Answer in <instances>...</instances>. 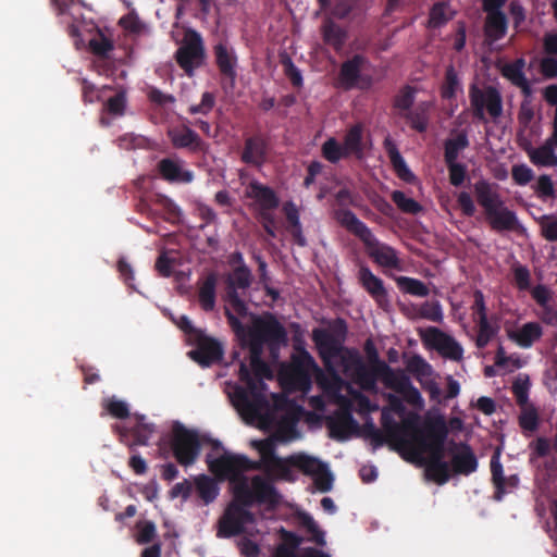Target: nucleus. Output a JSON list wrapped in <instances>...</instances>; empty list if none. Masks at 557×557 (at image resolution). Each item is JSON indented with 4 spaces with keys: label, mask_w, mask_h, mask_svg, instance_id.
Returning a JSON list of instances; mask_svg holds the SVG:
<instances>
[{
    "label": "nucleus",
    "mask_w": 557,
    "mask_h": 557,
    "mask_svg": "<svg viewBox=\"0 0 557 557\" xmlns=\"http://www.w3.org/2000/svg\"><path fill=\"white\" fill-rule=\"evenodd\" d=\"M224 314L240 347L248 348L250 354V368L245 362L239 366L238 376L245 386L235 387L233 404L245 419L255 420L269 408L263 379L273 377L269 364L262 359L264 345L271 352L277 350L286 345L287 332L272 313L252 315L250 326L243 324L227 308Z\"/></svg>",
    "instance_id": "f257e3e1"
},
{
    "label": "nucleus",
    "mask_w": 557,
    "mask_h": 557,
    "mask_svg": "<svg viewBox=\"0 0 557 557\" xmlns=\"http://www.w3.org/2000/svg\"><path fill=\"white\" fill-rule=\"evenodd\" d=\"M449 430L444 416L436 414L426 417L422 430H417L413 435V443L425 453L430 454V461L426 466L429 479L443 485L450 479V466L444 461L445 443Z\"/></svg>",
    "instance_id": "f03ea898"
},
{
    "label": "nucleus",
    "mask_w": 557,
    "mask_h": 557,
    "mask_svg": "<svg viewBox=\"0 0 557 557\" xmlns=\"http://www.w3.org/2000/svg\"><path fill=\"white\" fill-rule=\"evenodd\" d=\"M335 220L354 236L358 237L366 247L368 256L380 267L400 270L401 261L398 252L392 246L381 243L370 227L358 219L349 209H338Z\"/></svg>",
    "instance_id": "7ed1b4c3"
},
{
    "label": "nucleus",
    "mask_w": 557,
    "mask_h": 557,
    "mask_svg": "<svg viewBox=\"0 0 557 557\" xmlns=\"http://www.w3.org/2000/svg\"><path fill=\"white\" fill-rule=\"evenodd\" d=\"M473 193L493 231L502 233L518 230L520 226L518 216L515 211L505 206L496 183L481 178L473 184Z\"/></svg>",
    "instance_id": "20e7f679"
},
{
    "label": "nucleus",
    "mask_w": 557,
    "mask_h": 557,
    "mask_svg": "<svg viewBox=\"0 0 557 557\" xmlns=\"http://www.w3.org/2000/svg\"><path fill=\"white\" fill-rule=\"evenodd\" d=\"M347 333V323L342 318L333 320L330 330L318 327L312 331V341L317 346L319 357L331 375H336L334 359H342L343 352L346 350L344 343Z\"/></svg>",
    "instance_id": "39448f33"
},
{
    "label": "nucleus",
    "mask_w": 557,
    "mask_h": 557,
    "mask_svg": "<svg viewBox=\"0 0 557 557\" xmlns=\"http://www.w3.org/2000/svg\"><path fill=\"white\" fill-rule=\"evenodd\" d=\"M381 422L384 432L379 429H373L372 433H368L373 449L382 447L386 443L393 448L409 447L411 442L413 443V435L417 433V430H421L418 426L417 414L404 420V422L399 424L383 411Z\"/></svg>",
    "instance_id": "423d86ee"
},
{
    "label": "nucleus",
    "mask_w": 557,
    "mask_h": 557,
    "mask_svg": "<svg viewBox=\"0 0 557 557\" xmlns=\"http://www.w3.org/2000/svg\"><path fill=\"white\" fill-rule=\"evenodd\" d=\"M233 494H236L237 500L249 508L258 504L274 509L281 504L282 498L272 481L261 475L252 476L250 484L247 478H243L234 485Z\"/></svg>",
    "instance_id": "0eeeda50"
},
{
    "label": "nucleus",
    "mask_w": 557,
    "mask_h": 557,
    "mask_svg": "<svg viewBox=\"0 0 557 557\" xmlns=\"http://www.w3.org/2000/svg\"><path fill=\"white\" fill-rule=\"evenodd\" d=\"M170 448L175 460L183 467L196 462L201 450V441L196 430L187 429L184 424L174 422L170 436Z\"/></svg>",
    "instance_id": "6e6552de"
},
{
    "label": "nucleus",
    "mask_w": 557,
    "mask_h": 557,
    "mask_svg": "<svg viewBox=\"0 0 557 557\" xmlns=\"http://www.w3.org/2000/svg\"><path fill=\"white\" fill-rule=\"evenodd\" d=\"M255 522V515L249 507L237 500L236 494H233V499L218 520L216 536L220 539L239 536L246 532L247 524Z\"/></svg>",
    "instance_id": "1a4fd4ad"
},
{
    "label": "nucleus",
    "mask_w": 557,
    "mask_h": 557,
    "mask_svg": "<svg viewBox=\"0 0 557 557\" xmlns=\"http://www.w3.org/2000/svg\"><path fill=\"white\" fill-rule=\"evenodd\" d=\"M469 99L473 116L481 122H486V113L493 121H497L503 114V97L495 86L480 88L472 84L469 88Z\"/></svg>",
    "instance_id": "9d476101"
},
{
    "label": "nucleus",
    "mask_w": 557,
    "mask_h": 557,
    "mask_svg": "<svg viewBox=\"0 0 557 557\" xmlns=\"http://www.w3.org/2000/svg\"><path fill=\"white\" fill-rule=\"evenodd\" d=\"M208 469L219 480H228L232 488L243 478L244 472L253 470L252 460L245 455L232 454L224 451L221 456L212 458L211 455L207 456Z\"/></svg>",
    "instance_id": "9b49d317"
},
{
    "label": "nucleus",
    "mask_w": 557,
    "mask_h": 557,
    "mask_svg": "<svg viewBox=\"0 0 557 557\" xmlns=\"http://www.w3.org/2000/svg\"><path fill=\"white\" fill-rule=\"evenodd\" d=\"M508 0H483L482 10L485 12L483 24L484 42L488 46L502 40L508 32L509 21L504 5Z\"/></svg>",
    "instance_id": "f8f14e48"
},
{
    "label": "nucleus",
    "mask_w": 557,
    "mask_h": 557,
    "mask_svg": "<svg viewBox=\"0 0 557 557\" xmlns=\"http://www.w3.org/2000/svg\"><path fill=\"white\" fill-rule=\"evenodd\" d=\"M344 372L362 389L375 393L377 389L379 372L375 367L367 366L360 356L347 350V356H342Z\"/></svg>",
    "instance_id": "ddd939ff"
},
{
    "label": "nucleus",
    "mask_w": 557,
    "mask_h": 557,
    "mask_svg": "<svg viewBox=\"0 0 557 557\" xmlns=\"http://www.w3.org/2000/svg\"><path fill=\"white\" fill-rule=\"evenodd\" d=\"M252 282V273L247 265L236 267L227 277V290L225 300L228 305L226 307L231 312L238 317H246L248 314V307L240 298L238 289H247Z\"/></svg>",
    "instance_id": "4468645a"
},
{
    "label": "nucleus",
    "mask_w": 557,
    "mask_h": 557,
    "mask_svg": "<svg viewBox=\"0 0 557 557\" xmlns=\"http://www.w3.org/2000/svg\"><path fill=\"white\" fill-rule=\"evenodd\" d=\"M205 57L202 37L196 30H188L183 45L175 52L177 64L188 76H191L194 71L202 64Z\"/></svg>",
    "instance_id": "2eb2a0df"
},
{
    "label": "nucleus",
    "mask_w": 557,
    "mask_h": 557,
    "mask_svg": "<svg viewBox=\"0 0 557 557\" xmlns=\"http://www.w3.org/2000/svg\"><path fill=\"white\" fill-rule=\"evenodd\" d=\"M270 151V136L267 133L256 132L245 137L240 161L246 165L260 169L267 163Z\"/></svg>",
    "instance_id": "dca6fc26"
},
{
    "label": "nucleus",
    "mask_w": 557,
    "mask_h": 557,
    "mask_svg": "<svg viewBox=\"0 0 557 557\" xmlns=\"http://www.w3.org/2000/svg\"><path fill=\"white\" fill-rule=\"evenodd\" d=\"M166 136L173 148L186 149L190 153H205L209 147L199 134L186 123L170 127Z\"/></svg>",
    "instance_id": "f3484780"
},
{
    "label": "nucleus",
    "mask_w": 557,
    "mask_h": 557,
    "mask_svg": "<svg viewBox=\"0 0 557 557\" xmlns=\"http://www.w3.org/2000/svg\"><path fill=\"white\" fill-rule=\"evenodd\" d=\"M196 348L188 352L190 358L201 367H210L218 363L223 358V346L215 338L199 332L194 339Z\"/></svg>",
    "instance_id": "a211bd4d"
},
{
    "label": "nucleus",
    "mask_w": 557,
    "mask_h": 557,
    "mask_svg": "<svg viewBox=\"0 0 557 557\" xmlns=\"http://www.w3.org/2000/svg\"><path fill=\"white\" fill-rule=\"evenodd\" d=\"M423 341L438 351L444 358L460 361L463 355L461 345L450 335L437 327L430 326L425 330Z\"/></svg>",
    "instance_id": "6ab92c4d"
},
{
    "label": "nucleus",
    "mask_w": 557,
    "mask_h": 557,
    "mask_svg": "<svg viewBox=\"0 0 557 557\" xmlns=\"http://www.w3.org/2000/svg\"><path fill=\"white\" fill-rule=\"evenodd\" d=\"M330 436L338 442L347 441L358 430V423L348 410L336 411L326 418Z\"/></svg>",
    "instance_id": "aec40b11"
},
{
    "label": "nucleus",
    "mask_w": 557,
    "mask_h": 557,
    "mask_svg": "<svg viewBox=\"0 0 557 557\" xmlns=\"http://www.w3.org/2000/svg\"><path fill=\"white\" fill-rule=\"evenodd\" d=\"M357 277L359 284L379 307L385 308L388 305V293L383 280L373 274L369 267L360 265Z\"/></svg>",
    "instance_id": "412c9836"
},
{
    "label": "nucleus",
    "mask_w": 557,
    "mask_h": 557,
    "mask_svg": "<svg viewBox=\"0 0 557 557\" xmlns=\"http://www.w3.org/2000/svg\"><path fill=\"white\" fill-rule=\"evenodd\" d=\"M455 451L450 460V469L454 474L470 475L478 469V458L471 446L467 443L454 444Z\"/></svg>",
    "instance_id": "4be33fe9"
},
{
    "label": "nucleus",
    "mask_w": 557,
    "mask_h": 557,
    "mask_svg": "<svg viewBox=\"0 0 557 557\" xmlns=\"http://www.w3.org/2000/svg\"><path fill=\"white\" fill-rule=\"evenodd\" d=\"M318 369L313 357L305 348L292 357L290 376L301 386L310 385L311 373Z\"/></svg>",
    "instance_id": "5701e85b"
},
{
    "label": "nucleus",
    "mask_w": 557,
    "mask_h": 557,
    "mask_svg": "<svg viewBox=\"0 0 557 557\" xmlns=\"http://www.w3.org/2000/svg\"><path fill=\"white\" fill-rule=\"evenodd\" d=\"M213 53L220 74L234 85L237 76V57L234 49L226 42H219L213 47Z\"/></svg>",
    "instance_id": "b1692460"
},
{
    "label": "nucleus",
    "mask_w": 557,
    "mask_h": 557,
    "mask_svg": "<svg viewBox=\"0 0 557 557\" xmlns=\"http://www.w3.org/2000/svg\"><path fill=\"white\" fill-rule=\"evenodd\" d=\"M182 163L183 161L178 159H161L157 165L161 178L169 183H191L194 173L190 170L183 169Z\"/></svg>",
    "instance_id": "393cba45"
},
{
    "label": "nucleus",
    "mask_w": 557,
    "mask_h": 557,
    "mask_svg": "<svg viewBox=\"0 0 557 557\" xmlns=\"http://www.w3.org/2000/svg\"><path fill=\"white\" fill-rule=\"evenodd\" d=\"M246 196L255 199L259 203L261 212L272 211L280 205V199L275 191L258 181H251L249 183Z\"/></svg>",
    "instance_id": "a878e982"
},
{
    "label": "nucleus",
    "mask_w": 557,
    "mask_h": 557,
    "mask_svg": "<svg viewBox=\"0 0 557 557\" xmlns=\"http://www.w3.org/2000/svg\"><path fill=\"white\" fill-rule=\"evenodd\" d=\"M137 422L134 426H116L121 437L124 438L128 435L133 436L135 445H147L151 435L154 432V425L147 423L145 416L136 414Z\"/></svg>",
    "instance_id": "bb28decb"
},
{
    "label": "nucleus",
    "mask_w": 557,
    "mask_h": 557,
    "mask_svg": "<svg viewBox=\"0 0 557 557\" xmlns=\"http://www.w3.org/2000/svg\"><path fill=\"white\" fill-rule=\"evenodd\" d=\"M292 462H289V457L283 459L281 457H276L272 459L270 462L264 465L260 470L267 474V478L270 481L283 480L287 482H294L296 476L292 470Z\"/></svg>",
    "instance_id": "cd10ccee"
},
{
    "label": "nucleus",
    "mask_w": 557,
    "mask_h": 557,
    "mask_svg": "<svg viewBox=\"0 0 557 557\" xmlns=\"http://www.w3.org/2000/svg\"><path fill=\"white\" fill-rule=\"evenodd\" d=\"M367 62V59L362 54H355L351 59L345 61L339 71V79L346 89H350L356 86L361 69Z\"/></svg>",
    "instance_id": "c85d7f7f"
},
{
    "label": "nucleus",
    "mask_w": 557,
    "mask_h": 557,
    "mask_svg": "<svg viewBox=\"0 0 557 557\" xmlns=\"http://www.w3.org/2000/svg\"><path fill=\"white\" fill-rule=\"evenodd\" d=\"M321 34L324 44L331 46L336 52H339L344 48L347 32L330 17L323 21Z\"/></svg>",
    "instance_id": "c756f323"
},
{
    "label": "nucleus",
    "mask_w": 557,
    "mask_h": 557,
    "mask_svg": "<svg viewBox=\"0 0 557 557\" xmlns=\"http://www.w3.org/2000/svg\"><path fill=\"white\" fill-rule=\"evenodd\" d=\"M384 148L387 152L389 161L397 176L406 183H412L416 178L414 174L407 166L405 159L400 154L398 148L391 138H385Z\"/></svg>",
    "instance_id": "7c9ffc66"
},
{
    "label": "nucleus",
    "mask_w": 557,
    "mask_h": 557,
    "mask_svg": "<svg viewBox=\"0 0 557 557\" xmlns=\"http://www.w3.org/2000/svg\"><path fill=\"white\" fill-rule=\"evenodd\" d=\"M343 147L348 158L350 156L356 157L358 160H361L364 154V145H363V127L361 124L357 123L352 125L346 132L343 140Z\"/></svg>",
    "instance_id": "2f4dec72"
},
{
    "label": "nucleus",
    "mask_w": 557,
    "mask_h": 557,
    "mask_svg": "<svg viewBox=\"0 0 557 557\" xmlns=\"http://www.w3.org/2000/svg\"><path fill=\"white\" fill-rule=\"evenodd\" d=\"M525 60L523 58H518L513 62L505 64L502 69V74L504 77L509 79L511 84L521 88L523 94L529 95L531 89L529 81L523 72Z\"/></svg>",
    "instance_id": "473e14b6"
},
{
    "label": "nucleus",
    "mask_w": 557,
    "mask_h": 557,
    "mask_svg": "<svg viewBox=\"0 0 557 557\" xmlns=\"http://www.w3.org/2000/svg\"><path fill=\"white\" fill-rule=\"evenodd\" d=\"M218 278L214 273H209L199 284L198 301L201 309L210 312L215 308Z\"/></svg>",
    "instance_id": "72a5a7b5"
},
{
    "label": "nucleus",
    "mask_w": 557,
    "mask_h": 557,
    "mask_svg": "<svg viewBox=\"0 0 557 557\" xmlns=\"http://www.w3.org/2000/svg\"><path fill=\"white\" fill-rule=\"evenodd\" d=\"M379 376L385 387L398 394L410 382L409 376L401 369L394 370L387 363H380Z\"/></svg>",
    "instance_id": "f704fd0d"
},
{
    "label": "nucleus",
    "mask_w": 557,
    "mask_h": 557,
    "mask_svg": "<svg viewBox=\"0 0 557 557\" xmlns=\"http://www.w3.org/2000/svg\"><path fill=\"white\" fill-rule=\"evenodd\" d=\"M280 535L282 543L276 546L272 557H298L297 549L302 543V537L284 528L281 529Z\"/></svg>",
    "instance_id": "c9c22d12"
},
{
    "label": "nucleus",
    "mask_w": 557,
    "mask_h": 557,
    "mask_svg": "<svg viewBox=\"0 0 557 557\" xmlns=\"http://www.w3.org/2000/svg\"><path fill=\"white\" fill-rule=\"evenodd\" d=\"M543 335V329L537 322H528L518 331L510 334V338L522 348H530Z\"/></svg>",
    "instance_id": "e433bc0d"
},
{
    "label": "nucleus",
    "mask_w": 557,
    "mask_h": 557,
    "mask_svg": "<svg viewBox=\"0 0 557 557\" xmlns=\"http://www.w3.org/2000/svg\"><path fill=\"white\" fill-rule=\"evenodd\" d=\"M500 448H496L490 462L492 483L495 487L494 498L496 500H502L506 493V476L504 475V469L500 462Z\"/></svg>",
    "instance_id": "4c0bfd02"
},
{
    "label": "nucleus",
    "mask_w": 557,
    "mask_h": 557,
    "mask_svg": "<svg viewBox=\"0 0 557 557\" xmlns=\"http://www.w3.org/2000/svg\"><path fill=\"white\" fill-rule=\"evenodd\" d=\"M453 137L447 138L444 143V161H457L459 153L467 149L470 145L468 134L465 129L453 133Z\"/></svg>",
    "instance_id": "58836bf2"
},
{
    "label": "nucleus",
    "mask_w": 557,
    "mask_h": 557,
    "mask_svg": "<svg viewBox=\"0 0 557 557\" xmlns=\"http://www.w3.org/2000/svg\"><path fill=\"white\" fill-rule=\"evenodd\" d=\"M289 462L293 467L299 469L304 474L317 475L321 470H325V463L314 457L304 454L289 456Z\"/></svg>",
    "instance_id": "ea45409f"
},
{
    "label": "nucleus",
    "mask_w": 557,
    "mask_h": 557,
    "mask_svg": "<svg viewBox=\"0 0 557 557\" xmlns=\"http://www.w3.org/2000/svg\"><path fill=\"white\" fill-rule=\"evenodd\" d=\"M530 161L537 166H557V156L553 147L543 145L539 148H530L527 150Z\"/></svg>",
    "instance_id": "a19ab883"
},
{
    "label": "nucleus",
    "mask_w": 557,
    "mask_h": 557,
    "mask_svg": "<svg viewBox=\"0 0 557 557\" xmlns=\"http://www.w3.org/2000/svg\"><path fill=\"white\" fill-rule=\"evenodd\" d=\"M399 115L407 120L410 127L419 133H424L429 125L428 106L422 103L414 110H410L407 113H399Z\"/></svg>",
    "instance_id": "79ce46f5"
},
{
    "label": "nucleus",
    "mask_w": 557,
    "mask_h": 557,
    "mask_svg": "<svg viewBox=\"0 0 557 557\" xmlns=\"http://www.w3.org/2000/svg\"><path fill=\"white\" fill-rule=\"evenodd\" d=\"M195 484L197 493L205 504L208 505L218 497L219 487L212 478L206 474L199 475L196 479Z\"/></svg>",
    "instance_id": "37998d69"
},
{
    "label": "nucleus",
    "mask_w": 557,
    "mask_h": 557,
    "mask_svg": "<svg viewBox=\"0 0 557 557\" xmlns=\"http://www.w3.org/2000/svg\"><path fill=\"white\" fill-rule=\"evenodd\" d=\"M321 153L326 161L333 164L339 162L342 159L348 158L343 145L339 144L334 137L327 138L322 144Z\"/></svg>",
    "instance_id": "c03bdc74"
},
{
    "label": "nucleus",
    "mask_w": 557,
    "mask_h": 557,
    "mask_svg": "<svg viewBox=\"0 0 557 557\" xmlns=\"http://www.w3.org/2000/svg\"><path fill=\"white\" fill-rule=\"evenodd\" d=\"M396 282L398 287L406 294L418 297H426L430 294L429 287L418 278L399 276L396 278Z\"/></svg>",
    "instance_id": "a18cd8bd"
},
{
    "label": "nucleus",
    "mask_w": 557,
    "mask_h": 557,
    "mask_svg": "<svg viewBox=\"0 0 557 557\" xmlns=\"http://www.w3.org/2000/svg\"><path fill=\"white\" fill-rule=\"evenodd\" d=\"M255 447L258 449L260 454V460H252V469L260 470L264 465L270 462L272 459L278 457L276 455V447L272 440H263L255 442Z\"/></svg>",
    "instance_id": "49530a36"
},
{
    "label": "nucleus",
    "mask_w": 557,
    "mask_h": 557,
    "mask_svg": "<svg viewBox=\"0 0 557 557\" xmlns=\"http://www.w3.org/2000/svg\"><path fill=\"white\" fill-rule=\"evenodd\" d=\"M392 201L397 206V208L408 214H418L423 210V207L413 198H409L401 190H394L391 194Z\"/></svg>",
    "instance_id": "de8ad7c7"
},
{
    "label": "nucleus",
    "mask_w": 557,
    "mask_h": 557,
    "mask_svg": "<svg viewBox=\"0 0 557 557\" xmlns=\"http://www.w3.org/2000/svg\"><path fill=\"white\" fill-rule=\"evenodd\" d=\"M460 88L458 75L453 65H449L445 72V81L441 88V96L443 99H454Z\"/></svg>",
    "instance_id": "09e8293b"
},
{
    "label": "nucleus",
    "mask_w": 557,
    "mask_h": 557,
    "mask_svg": "<svg viewBox=\"0 0 557 557\" xmlns=\"http://www.w3.org/2000/svg\"><path fill=\"white\" fill-rule=\"evenodd\" d=\"M478 323V335L475 338V346L480 349L485 348L487 344L494 338L498 332V326H493L488 319H481Z\"/></svg>",
    "instance_id": "8fccbe9b"
},
{
    "label": "nucleus",
    "mask_w": 557,
    "mask_h": 557,
    "mask_svg": "<svg viewBox=\"0 0 557 557\" xmlns=\"http://www.w3.org/2000/svg\"><path fill=\"white\" fill-rule=\"evenodd\" d=\"M90 51L100 58H106L114 48L113 42L102 32H98L95 37L89 40Z\"/></svg>",
    "instance_id": "3c124183"
},
{
    "label": "nucleus",
    "mask_w": 557,
    "mask_h": 557,
    "mask_svg": "<svg viewBox=\"0 0 557 557\" xmlns=\"http://www.w3.org/2000/svg\"><path fill=\"white\" fill-rule=\"evenodd\" d=\"M299 523L304 527L308 533L312 535V541L318 545H324V532L320 530L318 523L314 521L311 515L308 512H300L298 515Z\"/></svg>",
    "instance_id": "603ef678"
},
{
    "label": "nucleus",
    "mask_w": 557,
    "mask_h": 557,
    "mask_svg": "<svg viewBox=\"0 0 557 557\" xmlns=\"http://www.w3.org/2000/svg\"><path fill=\"white\" fill-rule=\"evenodd\" d=\"M414 92L413 87L409 85L404 86L394 98V108L398 109L400 111L399 113L410 111L414 103Z\"/></svg>",
    "instance_id": "864d4df0"
},
{
    "label": "nucleus",
    "mask_w": 557,
    "mask_h": 557,
    "mask_svg": "<svg viewBox=\"0 0 557 557\" xmlns=\"http://www.w3.org/2000/svg\"><path fill=\"white\" fill-rule=\"evenodd\" d=\"M418 314L432 322H442L443 321V310L442 306L438 301H425L423 302L419 309Z\"/></svg>",
    "instance_id": "5fc2aeb1"
},
{
    "label": "nucleus",
    "mask_w": 557,
    "mask_h": 557,
    "mask_svg": "<svg viewBox=\"0 0 557 557\" xmlns=\"http://www.w3.org/2000/svg\"><path fill=\"white\" fill-rule=\"evenodd\" d=\"M215 95L211 91H206L201 96V101L197 104L188 107L187 112L191 115L201 114L208 115L215 106Z\"/></svg>",
    "instance_id": "6e6d98bb"
},
{
    "label": "nucleus",
    "mask_w": 557,
    "mask_h": 557,
    "mask_svg": "<svg viewBox=\"0 0 557 557\" xmlns=\"http://www.w3.org/2000/svg\"><path fill=\"white\" fill-rule=\"evenodd\" d=\"M445 163L448 169L449 183L455 187L461 186L467 176L466 164L457 161H445Z\"/></svg>",
    "instance_id": "4d7b16f0"
},
{
    "label": "nucleus",
    "mask_w": 557,
    "mask_h": 557,
    "mask_svg": "<svg viewBox=\"0 0 557 557\" xmlns=\"http://www.w3.org/2000/svg\"><path fill=\"white\" fill-rule=\"evenodd\" d=\"M136 528L138 530L136 541L139 544H148L157 535L156 524L152 521H139Z\"/></svg>",
    "instance_id": "13d9d810"
},
{
    "label": "nucleus",
    "mask_w": 557,
    "mask_h": 557,
    "mask_svg": "<svg viewBox=\"0 0 557 557\" xmlns=\"http://www.w3.org/2000/svg\"><path fill=\"white\" fill-rule=\"evenodd\" d=\"M126 108V92L120 90L106 102V110L113 115H123Z\"/></svg>",
    "instance_id": "bf43d9fd"
},
{
    "label": "nucleus",
    "mask_w": 557,
    "mask_h": 557,
    "mask_svg": "<svg viewBox=\"0 0 557 557\" xmlns=\"http://www.w3.org/2000/svg\"><path fill=\"white\" fill-rule=\"evenodd\" d=\"M449 21L446 15V4L443 2L435 3L430 10L429 25L433 28H438Z\"/></svg>",
    "instance_id": "052dcab7"
},
{
    "label": "nucleus",
    "mask_w": 557,
    "mask_h": 557,
    "mask_svg": "<svg viewBox=\"0 0 557 557\" xmlns=\"http://www.w3.org/2000/svg\"><path fill=\"white\" fill-rule=\"evenodd\" d=\"M407 370L417 377L430 375L431 366L420 356L413 355L407 361Z\"/></svg>",
    "instance_id": "680f3d73"
},
{
    "label": "nucleus",
    "mask_w": 557,
    "mask_h": 557,
    "mask_svg": "<svg viewBox=\"0 0 557 557\" xmlns=\"http://www.w3.org/2000/svg\"><path fill=\"white\" fill-rule=\"evenodd\" d=\"M542 236L548 242H557V216L543 215L540 220Z\"/></svg>",
    "instance_id": "e2e57ef3"
},
{
    "label": "nucleus",
    "mask_w": 557,
    "mask_h": 557,
    "mask_svg": "<svg viewBox=\"0 0 557 557\" xmlns=\"http://www.w3.org/2000/svg\"><path fill=\"white\" fill-rule=\"evenodd\" d=\"M106 410L116 419H126L129 416V409L125 401L112 397L107 400Z\"/></svg>",
    "instance_id": "0e129e2a"
},
{
    "label": "nucleus",
    "mask_w": 557,
    "mask_h": 557,
    "mask_svg": "<svg viewBox=\"0 0 557 557\" xmlns=\"http://www.w3.org/2000/svg\"><path fill=\"white\" fill-rule=\"evenodd\" d=\"M511 176L516 184L524 186L533 180L534 173L528 165L517 164L511 169Z\"/></svg>",
    "instance_id": "69168bd1"
},
{
    "label": "nucleus",
    "mask_w": 557,
    "mask_h": 557,
    "mask_svg": "<svg viewBox=\"0 0 557 557\" xmlns=\"http://www.w3.org/2000/svg\"><path fill=\"white\" fill-rule=\"evenodd\" d=\"M282 64L284 66V73L289 78L290 83L295 87L302 86V75L298 67L294 64L289 57H286L282 60Z\"/></svg>",
    "instance_id": "338daca9"
},
{
    "label": "nucleus",
    "mask_w": 557,
    "mask_h": 557,
    "mask_svg": "<svg viewBox=\"0 0 557 557\" xmlns=\"http://www.w3.org/2000/svg\"><path fill=\"white\" fill-rule=\"evenodd\" d=\"M119 25L133 34H139L143 30V23L135 12H129L122 16L119 21Z\"/></svg>",
    "instance_id": "774afa93"
}]
</instances>
